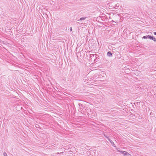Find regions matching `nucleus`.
Here are the masks:
<instances>
[{"label":"nucleus","mask_w":156,"mask_h":156,"mask_svg":"<svg viewBox=\"0 0 156 156\" xmlns=\"http://www.w3.org/2000/svg\"><path fill=\"white\" fill-rule=\"evenodd\" d=\"M107 55L109 56H112V53L110 51H108L107 53Z\"/></svg>","instance_id":"4"},{"label":"nucleus","mask_w":156,"mask_h":156,"mask_svg":"<svg viewBox=\"0 0 156 156\" xmlns=\"http://www.w3.org/2000/svg\"><path fill=\"white\" fill-rule=\"evenodd\" d=\"M117 21H118V20H116V22H117Z\"/></svg>","instance_id":"14"},{"label":"nucleus","mask_w":156,"mask_h":156,"mask_svg":"<svg viewBox=\"0 0 156 156\" xmlns=\"http://www.w3.org/2000/svg\"><path fill=\"white\" fill-rule=\"evenodd\" d=\"M154 34L156 35V32H154Z\"/></svg>","instance_id":"12"},{"label":"nucleus","mask_w":156,"mask_h":156,"mask_svg":"<svg viewBox=\"0 0 156 156\" xmlns=\"http://www.w3.org/2000/svg\"><path fill=\"white\" fill-rule=\"evenodd\" d=\"M94 56H95V58H96V56L94 55H90V58H91L92 57H94Z\"/></svg>","instance_id":"8"},{"label":"nucleus","mask_w":156,"mask_h":156,"mask_svg":"<svg viewBox=\"0 0 156 156\" xmlns=\"http://www.w3.org/2000/svg\"><path fill=\"white\" fill-rule=\"evenodd\" d=\"M80 105H81V104H80H80H79V106L80 107Z\"/></svg>","instance_id":"13"},{"label":"nucleus","mask_w":156,"mask_h":156,"mask_svg":"<svg viewBox=\"0 0 156 156\" xmlns=\"http://www.w3.org/2000/svg\"><path fill=\"white\" fill-rule=\"evenodd\" d=\"M151 39H152L154 41H156V39L154 37H153V36L152 37Z\"/></svg>","instance_id":"6"},{"label":"nucleus","mask_w":156,"mask_h":156,"mask_svg":"<svg viewBox=\"0 0 156 156\" xmlns=\"http://www.w3.org/2000/svg\"><path fill=\"white\" fill-rule=\"evenodd\" d=\"M152 36H151L148 35L147 36V38H149V39H151V38H152Z\"/></svg>","instance_id":"7"},{"label":"nucleus","mask_w":156,"mask_h":156,"mask_svg":"<svg viewBox=\"0 0 156 156\" xmlns=\"http://www.w3.org/2000/svg\"><path fill=\"white\" fill-rule=\"evenodd\" d=\"M107 138L108 140L110 141V142L112 144V145L114 147H115V144H114V142L112 141L108 137H107Z\"/></svg>","instance_id":"3"},{"label":"nucleus","mask_w":156,"mask_h":156,"mask_svg":"<svg viewBox=\"0 0 156 156\" xmlns=\"http://www.w3.org/2000/svg\"><path fill=\"white\" fill-rule=\"evenodd\" d=\"M120 15L119 14H117L114 15V17L115 19H116L117 20H119L120 19Z\"/></svg>","instance_id":"2"},{"label":"nucleus","mask_w":156,"mask_h":156,"mask_svg":"<svg viewBox=\"0 0 156 156\" xmlns=\"http://www.w3.org/2000/svg\"><path fill=\"white\" fill-rule=\"evenodd\" d=\"M86 17H82L81 18H80V20H79H79H84L85 19H86Z\"/></svg>","instance_id":"5"},{"label":"nucleus","mask_w":156,"mask_h":156,"mask_svg":"<svg viewBox=\"0 0 156 156\" xmlns=\"http://www.w3.org/2000/svg\"><path fill=\"white\" fill-rule=\"evenodd\" d=\"M143 38H144V39H147V36H144L143 37Z\"/></svg>","instance_id":"10"},{"label":"nucleus","mask_w":156,"mask_h":156,"mask_svg":"<svg viewBox=\"0 0 156 156\" xmlns=\"http://www.w3.org/2000/svg\"><path fill=\"white\" fill-rule=\"evenodd\" d=\"M81 105V107H83V106H82V104Z\"/></svg>","instance_id":"15"},{"label":"nucleus","mask_w":156,"mask_h":156,"mask_svg":"<svg viewBox=\"0 0 156 156\" xmlns=\"http://www.w3.org/2000/svg\"><path fill=\"white\" fill-rule=\"evenodd\" d=\"M117 150L118 152H120L121 153L123 154L124 156L127 155V156H131V155L130 154H129L126 151H121L119 150Z\"/></svg>","instance_id":"1"},{"label":"nucleus","mask_w":156,"mask_h":156,"mask_svg":"<svg viewBox=\"0 0 156 156\" xmlns=\"http://www.w3.org/2000/svg\"><path fill=\"white\" fill-rule=\"evenodd\" d=\"M3 155L4 156H8L7 154L5 152L3 153Z\"/></svg>","instance_id":"9"},{"label":"nucleus","mask_w":156,"mask_h":156,"mask_svg":"<svg viewBox=\"0 0 156 156\" xmlns=\"http://www.w3.org/2000/svg\"><path fill=\"white\" fill-rule=\"evenodd\" d=\"M70 31H72V27H70Z\"/></svg>","instance_id":"11"}]
</instances>
